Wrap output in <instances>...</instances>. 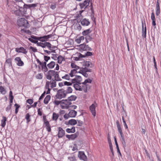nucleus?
Masks as SVG:
<instances>
[{
	"label": "nucleus",
	"instance_id": "obj_39",
	"mask_svg": "<svg viewBox=\"0 0 161 161\" xmlns=\"http://www.w3.org/2000/svg\"><path fill=\"white\" fill-rule=\"evenodd\" d=\"M58 117V114L55 113H53V119L54 120H56Z\"/></svg>",
	"mask_w": 161,
	"mask_h": 161
},
{
	"label": "nucleus",
	"instance_id": "obj_3",
	"mask_svg": "<svg viewBox=\"0 0 161 161\" xmlns=\"http://www.w3.org/2000/svg\"><path fill=\"white\" fill-rule=\"evenodd\" d=\"M51 35H49L42 36H33L32 37L35 40H39L42 42H44L47 41V39L51 37Z\"/></svg>",
	"mask_w": 161,
	"mask_h": 161
},
{
	"label": "nucleus",
	"instance_id": "obj_42",
	"mask_svg": "<svg viewBox=\"0 0 161 161\" xmlns=\"http://www.w3.org/2000/svg\"><path fill=\"white\" fill-rule=\"evenodd\" d=\"M43 75L42 73L38 74L36 76V78L38 79H42V78Z\"/></svg>",
	"mask_w": 161,
	"mask_h": 161
},
{
	"label": "nucleus",
	"instance_id": "obj_30",
	"mask_svg": "<svg viewBox=\"0 0 161 161\" xmlns=\"http://www.w3.org/2000/svg\"><path fill=\"white\" fill-rule=\"evenodd\" d=\"M92 31L90 30V29H88L82 32V34L83 36H87Z\"/></svg>",
	"mask_w": 161,
	"mask_h": 161
},
{
	"label": "nucleus",
	"instance_id": "obj_20",
	"mask_svg": "<svg viewBox=\"0 0 161 161\" xmlns=\"http://www.w3.org/2000/svg\"><path fill=\"white\" fill-rule=\"evenodd\" d=\"M78 69H74L71 70L70 73L69 74L70 76L71 77H73L74 76H76L77 75L76 74L78 72L77 70Z\"/></svg>",
	"mask_w": 161,
	"mask_h": 161
},
{
	"label": "nucleus",
	"instance_id": "obj_51",
	"mask_svg": "<svg viewBox=\"0 0 161 161\" xmlns=\"http://www.w3.org/2000/svg\"><path fill=\"white\" fill-rule=\"evenodd\" d=\"M122 119L123 122L124 123V126L125 127V128L126 129H127L128 128V126L126 124V122L125 120V119H124V117L123 116L122 117Z\"/></svg>",
	"mask_w": 161,
	"mask_h": 161
},
{
	"label": "nucleus",
	"instance_id": "obj_11",
	"mask_svg": "<svg viewBox=\"0 0 161 161\" xmlns=\"http://www.w3.org/2000/svg\"><path fill=\"white\" fill-rule=\"evenodd\" d=\"M14 60L17 64L19 66H22L24 65V63L21 60L20 57H17L15 58Z\"/></svg>",
	"mask_w": 161,
	"mask_h": 161
},
{
	"label": "nucleus",
	"instance_id": "obj_4",
	"mask_svg": "<svg viewBox=\"0 0 161 161\" xmlns=\"http://www.w3.org/2000/svg\"><path fill=\"white\" fill-rule=\"evenodd\" d=\"M66 96L65 91L64 89L59 90L55 97L56 98L60 99L65 97Z\"/></svg>",
	"mask_w": 161,
	"mask_h": 161
},
{
	"label": "nucleus",
	"instance_id": "obj_1",
	"mask_svg": "<svg viewBox=\"0 0 161 161\" xmlns=\"http://www.w3.org/2000/svg\"><path fill=\"white\" fill-rule=\"evenodd\" d=\"M78 83H75L74 84V87L75 90L80 91H83L86 93L87 92V87L86 85L81 86Z\"/></svg>",
	"mask_w": 161,
	"mask_h": 161
},
{
	"label": "nucleus",
	"instance_id": "obj_36",
	"mask_svg": "<svg viewBox=\"0 0 161 161\" xmlns=\"http://www.w3.org/2000/svg\"><path fill=\"white\" fill-rule=\"evenodd\" d=\"M64 60V58L61 55H59L58 57V63L59 64H61L62 61Z\"/></svg>",
	"mask_w": 161,
	"mask_h": 161
},
{
	"label": "nucleus",
	"instance_id": "obj_58",
	"mask_svg": "<svg viewBox=\"0 0 161 161\" xmlns=\"http://www.w3.org/2000/svg\"><path fill=\"white\" fill-rule=\"evenodd\" d=\"M92 55V53L90 52H87L85 54V57L86 56H91Z\"/></svg>",
	"mask_w": 161,
	"mask_h": 161
},
{
	"label": "nucleus",
	"instance_id": "obj_17",
	"mask_svg": "<svg viewBox=\"0 0 161 161\" xmlns=\"http://www.w3.org/2000/svg\"><path fill=\"white\" fill-rule=\"evenodd\" d=\"M44 125L46 129L48 132H50L51 131V126L48 121H46L45 122Z\"/></svg>",
	"mask_w": 161,
	"mask_h": 161
},
{
	"label": "nucleus",
	"instance_id": "obj_54",
	"mask_svg": "<svg viewBox=\"0 0 161 161\" xmlns=\"http://www.w3.org/2000/svg\"><path fill=\"white\" fill-rule=\"evenodd\" d=\"M44 60L45 61V62H47L48 60L50 59V57L47 56H44Z\"/></svg>",
	"mask_w": 161,
	"mask_h": 161
},
{
	"label": "nucleus",
	"instance_id": "obj_19",
	"mask_svg": "<svg viewBox=\"0 0 161 161\" xmlns=\"http://www.w3.org/2000/svg\"><path fill=\"white\" fill-rule=\"evenodd\" d=\"M77 113V112L75 110H71L68 114L69 116L70 117H75L76 116Z\"/></svg>",
	"mask_w": 161,
	"mask_h": 161
},
{
	"label": "nucleus",
	"instance_id": "obj_2",
	"mask_svg": "<svg viewBox=\"0 0 161 161\" xmlns=\"http://www.w3.org/2000/svg\"><path fill=\"white\" fill-rule=\"evenodd\" d=\"M17 24L19 26H24L27 28L29 26V23L27 20L24 18H21L17 21Z\"/></svg>",
	"mask_w": 161,
	"mask_h": 161
},
{
	"label": "nucleus",
	"instance_id": "obj_43",
	"mask_svg": "<svg viewBox=\"0 0 161 161\" xmlns=\"http://www.w3.org/2000/svg\"><path fill=\"white\" fill-rule=\"evenodd\" d=\"M14 14L18 16H20L22 15V12L20 9L14 11Z\"/></svg>",
	"mask_w": 161,
	"mask_h": 161
},
{
	"label": "nucleus",
	"instance_id": "obj_10",
	"mask_svg": "<svg viewBox=\"0 0 161 161\" xmlns=\"http://www.w3.org/2000/svg\"><path fill=\"white\" fill-rule=\"evenodd\" d=\"M78 156L80 159H82L84 161H87V157L83 152L79 151Z\"/></svg>",
	"mask_w": 161,
	"mask_h": 161
},
{
	"label": "nucleus",
	"instance_id": "obj_57",
	"mask_svg": "<svg viewBox=\"0 0 161 161\" xmlns=\"http://www.w3.org/2000/svg\"><path fill=\"white\" fill-rule=\"evenodd\" d=\"M27 102L30 104H31L33 102L32 99H28L26 101Z\"/></svg>",
	"mask_w": 161,
	"mask_h": 161
},
{
	"label": "nucleus",
	"instance_id": "obj_56",
	"mask_svg": "<svg viewBox=\"0 0 161 161\" xmlns=\"http://www.w3.org/2000/svg\"><path fill=\"white\" fill-rule=\"evenodd\" d=\"M116 123L118 130L121 129V126L119 124V123L118 120L116 121Z\"/></svg>",
	"mask_w": 161,
	"mask_h": 161
},
{
	"label": "nucleus",
	"instance_id": "obj_62",
	"mask_svg": "<svg viewBox=\"0 0 161 161\" xmlns=\"http://www.w3.org/2000/svg\"><path fill=\"white\" fill-rule=\"evenodd\" d=\"M42 70L44 72H46L48 71V69L47 66V64L45 66H44V67Z\"/></svg>",
	"mask_w": 161,
	"mask_h": 161
},
{
	"label": "nucleus",
	"instance_id": "obj_49",
	"mask_svg": "<svg viewBox=\"0 0 161 161\" xmlns=\"http://www.w3.org/2000/svg\"><path fill=\"white\" fill-rule=\"evenodd\" d=\"M83 71L84 72L86 73L87 72H92V70L91 69H89L86 67L85 68H83Z\"/></svg>",
	"mask_w": 161,
	"mask_h": 161
},
{
	"label": "nucleus",
	"instance_id": "obj_23",
	"mask_svg": "<svg viewBox=\"0 0 161 161\" xmlns=\"http://www.w3.org/2000/svg\"><path fill=\"white\" fill-rule=\"evenodd\" d=\"M62 104H64L65 105L68 106L69 107H70L69 105L71 104V103L70 101H69L68 100V98L67 99H66L65 100H62Z\"/></svg>",
	"mask_w": 161,
	"mask_h": 161
},
{
	"label": "nucleus",
	"instance_id": "obj_7",
	"mask_svg": "<svg viewBox=\"0 0 161 161\" xmlns=\"http://www.w3.org/2000/svg\"><path fill=\"white\" fill-rule=\"evenodd\" d=\"M58 136L59 138H62L64 136L65 134V132L64 130L61 127L58 128Z\"/></svg>",
	"mask_w": 161,
	"mask_h": 161
},
{
	"label": "nucleus",
	"instance_id": "obj_15",
	"mask_svg": "<svg viewBox=\"0 0 161 161\" xmlns=\"http://www.w3.org/2000/svg\"><path fill=\"white\" fill-rule=\"evenodd\" d=\"M81 25L83 26H88L90 24V22L89 19L86 18H84L82 20H80Z\"/></svg>",
	"mask_w": 161,
	"mask_h": 161
},
{
	"label": "nucleus",
	"instance_id": "obj_37",
	"mask_svg": "<svg viewBox=\"0 0 161 161\" xmlns=\"http://www.w3.org/2000/svg\"><path fill=\"white\" fill-rule=\"evenodd\" d=\"M33 36H34L33 35H32V36H31V37L29 38L28 40L30 42H31L34 43H37L38 41H37V40H35L32 37Z\"/></svg>",
	"mask_w": 161,
	"mask_h": 161
},
{
	"label": "nucleus",
	"instance_id": "obj_59",
	"mask_svg": "<svg viewBox=\"0 0 161 161\" xmlns=\"http://www.w3.org/2000/svg\"><path fill=\"white\" fill-rule=\"evenodd\" d=\"M12 105V104H9L8 105L6 108V111L7 112L9 111L11 108Z\"/></svg>",
	"mask_w": 161,
	"mask_h": 161
},
{
	"label": "nucleus",
	"instance_id": "obj_63",
	"mask_svg": "<svg viewBox=\"0 0 161 161\" xmlns=\"http://www.w3.org/2000/svg\"><path fill=\"white\" fill-rule=\"evenodd\" d=\"M51 81H47L46 82V88H49V85Z\"/></svg>",
	"mask_w": 161,
	"mask_h": 161
},
{
	"label": "nucleus",
	"instance_id": "obj_32",
	"mask_svg": "<svg viewBox=\"0 0 161 161\" xmlns=\"http://www.w3.org/2000/svg\"><path fill=\"white\" fill-rule=\"evenodd\" d=\"M75 77L77 80V83L79 84H81V82L82 80V79L81 76L79 75H76Z\"/></svg>",
	"mask_w": 161,
	"mask_h": 161
},
{
	"label": "nucleus",
	"instance_id": "obj_12",
	"mask_svg": "<svg viewBox=\"0 0 161 161\" xmlns=\"http://www.w3.org/2000/svg\"><path fill=\"white\" fill-rule=\"evenodd\" d=\"M15 51L18 53H22L24 54H26L27 53V51L23 47H17L15 48Z\"/></svg>",
	"mask_w": 161,
	"mask_h": 161
},
{
	"label": "nucleus",
	"instance_id": "obj_60",
	"mask_svg": "<svg viewBox=\"0 0 161 161\" xmlns=\"http://www.w3.org/2000/svg\"><path fill=\"white\" fill-rule=\"evenodd\" d=\"M46 93L45 92H44L42 94L41 96L39 98V100H41L42 99L43 97H44L45 94ZM38 102H39V101H38Z\"/></svg>",
	"mask_w": 161,
	"mask_h": 161
},
{
	"label": "nucleus",
	"instance_id": "obj_28",
	"mask_svg": "<svg viewBox=\"0 0 161 161\" xmlns=\"http://www.w3.org/2000/svg\"><path fill=\"white\" fill-rule=\"evenodd\" d=\"M51 98V96L49 95H47L44 100V103L45 104H47L48 103L49 101Z\"/></svg>",
	"mask_w": 161,
	"mask_h": 161
},
{
	"label": "nucleus",
	"instance_id": "obj_18",
	"mask_svg": "<svg viewBox=\"0 0 161 161\" xmlns=\"http://www.w3.org/2000/svg\"><path fill=\"white\" fill-rule=\"evenodd\" d=\"M142 36L143 37L146 38V27L145 26V29H144V26L143 24V22L142 21Z\"/></svg>",
	"mask_w": 161,
	"mask_h": 161
},
{
	"label": "nucleus",
	"instance_id": "obj_41",
	"mask_svg": "<svg viewBox=\"0 0 161 161\" xmlns=\"http://www.w3.org/2000/svg\"><path fill=\"white\" fill-rule=\"evenodd\" d=\"M6 62L8 65L9 67L12 66V59L11 58H8L6 60Z\"/></svg>",
	"mask_w": 161,
	"mask_h": 161
},
{
	"label": "nucleus",
	"instance_id": "obj_5",
	"mask_svg": "<svg viewBox=\"0 0 161 161\" xmlns=\"http://www.w3.org/2000/svg\"><path fill=\"white\" fill-rule=\"evenodd\" d=\"M97 106V104L95 102L94 103L92 104L90 107V109L94 117H95L96 115V107Z\"/></svg>",
	"mask_w": 161,
	"mask_h": 161
},
{
	"label": "nucleus",
	"instance_id": "obj_47",
	"mask_svg": "<svg viewBox=\"0 0 161 161\" xmlns=\"http://www.w3.org/2000/svg\"><path fill=\"white\" fill-rule=\"evenodd\" d=\"M14 106L15 107V114H17L18 112V109L20 107V106L18 105L17 104L15 103L14 104Z\"/></svg>",
	"mask_w": 161,
	"mask_h": 161
},
{
	"label": "nucleus",
	"instance_id": "obj_24",
	"mask_svg": "<svg viewBox=\"0 0 161 161\" xmlns=\"http://www.w3.org/2000/svg\"><path fill=\"white\" fill-rule=\"evenodd\" d=\"M55 64V63L54 62L51 61L47 65V66L49 68L51 69L53 68Z\"/></svg>",
	"mask_w": 161,
	"mask_h": 161
},
{
	"label": "nucleus",
	"instance_id": "obj_44",
	"mask_svg": "<svg viewBox=\"0 0 161 161\" xmlns=\"http://www.w3.org/2000/svg\"><path fill=\"white\" fill-rule=\"evenodd\" d=\"M62 100L61 101H58L57 100H55L53 102V103L56 106L58 105L59 104H62Z\"/></svg>",
	"mask_w": 161,
	"mask_h": 161
},
{
	"label": "nucleus",
	"instance_id": "obj_9",
	"mask_svg": "<svg viewBox=\"0 0 161 161\" xmlns=\"http://www.w3.org/2000/svg\"><path fill=\"white\" fill-rule=\"evenodd\" d=\"M80 48L83 50L91 51L92 48L88 45H86L84 44H81L79 46Z\"/></svg>",
	"mask_w": 161,
	"mask_h": 161
},
{
	"label": "nucleus",
	"instance_id": "obj_6",
	"mask_svg": "<svg viewBox=\"0 0 161 161\" xmlns=\"http://www.w3.org/2000/svg\"><path fill=\"white\" fill-rule=\"evenodd\" d=\"M90 1V0H85L83 3H80L79 5L80 8H86L89 5Z\"/></svg>",
	"mask_w": 161,
	"mask_h": 161
},
{
	"label": "nucleus",
	"instance_id": "obj_34",
	"mask_svg": "<svg viewBox=\"0 0 161 161\" xmlns=\"http://www.w3.org/2000/svg\"><path fill=\"white\" fill-rule=\"evenodd\" d=\"M110 149V150L111 152L112 153L110 155V156L111 158H113L114 157V153L113 151V149L112 147V145H110V146H109Z\"/></svg>",
	"mask_w": 161,
	"mask_h": 161
},
{
	"label": "nucleus",
	"instance_id": "obj_40",
	"mask_svg": "<svg viewBox=\"0 0 161 161\" xmlns=\"http://www.w3.org/2000/svg\"><path fill=\"white\" fill-rule=\"evenodd\" d=\"M72 91L73 90L71 87L69 86L67 87V90L65 93H66V94L68 93H70L72 92Z\"/></svg>",
	"mask_w": 161,
	"mask_h": 161
},
{
	"label": "nucleus",
	"instance_id": "obj_45",
	"mask_svg": "<svg viewBox=\"0 0 161 161\" xmlns=\"http://www.w3.org/2000/svg\"><path fill=\"white\" fill-rule=\"evenodd\" d=\"M121 140L122 141V143L124 147H125L126 142L124 136H121Z\"/></svg>",
	"mask_w": 161,
	"mask_h": 161
},
{
	"label": "nucleus",
	"instance_id": "obj_52",
	"mask_svg": "<svg viewBox=\"0 0 161 161\" xmlns=\"http://www.w3.org/2000/svg\"><path fill=\"white\" fill-rule=\"evenodd\" d=\"M85 39L86 40V42H88V41H91L92 39V38L91 36L88 35L86 36Z\"/></svg>",
	"mask_w": 161,
	"mask_h": 161
},
{
	"label": "nucleus",
	"instance_id": "obj_61",
	"mask_svg": "<svg viewBox=\"0 0 161 161\" xmlns=\"http://www.w3.org/2000/svg\"><path fill=\"white\" fill-rule=\"evenodd\" d=\"M58 55H53V56L52 57V58L54 59V60H57L58 59Z\"/></svg>",
	"mask_w": 161,
	"mask_h": 161
},
{
	"label": "nucleus",
	"instance_id": "obj_31",
	"mask_svg": "<svg viewBox=\"0 0 161 161\" xmlns=\"http://www.w3.org/2000/svg\"><path fill=\"white\" fill-rule=\"evenodd\" d=\"M77 123V120L74 119H70L68 121V124H69L73 125H75Z\"/></svg>",
	"mask_w": 161,
	"mask_h": 161
},
{
	"label": "nucleus",
	"instance_id": "obj_38",
	"mask_svg": "<svg viewBox=\"0 0 161 161\" xmlns=\"http://www.w3.org/2000/svg\"><path fill=\"white\" fill-rule=\"evenodd\" d=\"M0 92L3 94H5L6 93L5 89L2 86H0Z\"/></svg>",
	"mask_w": 161,
	"mask_h": 161
},
{
	"label": "nucleus",
	"instance_id": "obj_14",
	"mask_svg": "<svg viewBox=\"0 0 161 161\" xmlns=\"http://www.w3.org/2000/svg\"><path fill=\"white\" fill-rule=\"evenodd\" d=\"M79 134V133L77 132L71 135H67L66 136L67 138L69 139H71V140H74L78 136Z\"/></svg>",
	"mask_w": 161,
	"mask_h": 161
},
{
	"label": "nucleus",
	"instance_id": "obj_22",
	"mask_svg": "<svg viewBox=\"0 0 161 161\" xmlns=\"http://www.w3.org/2000/svg\"><path fill=\"white\" fill-rule=\"evenodd\" d=\"M36 61L37 63L39 64L40 65L42 69L44 67V66L47 64V63L46 62H42L38 59H36Z\"/></svg>",
	"mask_w": 161,
	"mask_h": 161
},
{
	"label": "nucleus",
	"instance_id": "obj_53",
	"mask_svg": "<svg viewBox=\"0 0 161 161\" xmlns=\"http://www.w3.org/2000/svg\"><path fill=\"white\" fill-rule=\"evenodd\" d=\"M78 122L77 125L79 126H81L83 123V121L79 120H77V122Z\"/></svg>",
	"mask_w": 161,
	"mask_h": 161
},
{
	"label": "nucleus",
	"instance_id": "obj_21",
	"mask_svg": "<svg viewBox=\"0 0 161 161\" xmlns=\"http://www.w3.org/2000/svg\"><path fill=\"white\" fill-rule=\"evenodd\" d=\"M49 47L48 46L47 47L51 51L52 53H55V47L54 46H52L51 44L49 42Z\"/></svg>",
	"mask_w": 161,
	"mask_h": 161
},
{
	"label": "nucleus",
	"instance_id": "obj_29",
	"mask_svg": "<svg viewBox=\"0 0 161 161\" xmlns=\"http://www.w3.org/2000/svg\"><path fill=\"white\" fill-rule=\"evenodd\" d=\"M66 131L68 133H74L75 130V127L73 126L71 129H69V128H67L66 130Z\"/></svg>",
	"mask_w": 161,
	"mask_h": 161
},
{
	"label": "nucleus",
	"instance_id": "obj_27",
	"mask_svg": "<svg viewBox=\"0 0 161 161\" xmlns=\"http://www.w3.org/2000/svg\"><path fill=\"white\" fill-rule=\"evenodd\" d=\"M54 79L56 81H61V79L59 77V75H58V72H56L55 75L54 76Z\"/></svg>",
	"mask_w": 161,
	"mask_h": 161
},
{
	"label": "nucleus",
	"instance_id": "obj_50",
	"mask_svg": "<svg viewBox=\"0 0 161 161\" xmlns=\"http://www.w3.org/2000/svg\"><path fill=\"white\" fill-rule=\"evenodd\" d=\"M69 76V75L66 74L64 76H62V79L69 80L70 79Z\"/></svg>",
	"mask_w": 161,
	"mask_h": 161
},
{
	"label": "nucleus",
	"instance_id": "obj_13",
	"mask_svg": "<svg viewBox=\"0 0 161 161\" xmlns=\"http://www.w3.org/2000/svg\"><path fill=\"white\" fill-rule=\"evenodd\" d=\"M159 0H157V3L156 5L155 12L156 16L159 15L160 13V4L158 2Z\"/></svg>",
	"mask_w": 161,
	"mask_h": 161
},
{
	"label": "nucleus",
	"instance_id": "obj_26",
	"mask_svg": "<svg viewBox=\"0 0 161 161\" xmlns=\"http://www.w3.org/2000/svg\"><path fill=\"white\" fill-rule=\"evenodd\" d=\"M7 119L6 118L5 116L3 117V119L1 120V126L3 127H5L6 125V121Z\"/></svg>",
	"mask_w": 161,
	"mask_h": 161
},
{
	"label": "nucleus",
	"instance_id": "obj_55",
	"mask_svg": "<svg viewBox=\"0 0 161 161\" xmlns=\"http://www.w3.org/2000/svg\"><path fill=\"white\" fill-rule=\"evenodd\" d=\"M151 19L152 21L155 20V15L153 12L151 14Z\"/></svg>",
	"mask_w": 161,
	"mask_h": 161
},
{
	"label": "nucleus",
	"instance_id": "obj_35",
	"mask_svg": "<svg viewBox=\"0 0 161 161\" xmlns=\"http://www.w3.org/2000/svg\"><path fill=\"white\" fill-rule=\"evenodd\" d=\"M51 80L50 81L51 84V87L52 88L55 87L56 86V80L53 79H51Z\"/></svg>",
	"mask_w": 161,
	"mask_h": 161
},
{
	"label": "nucleus",
	"instance_id": "obj_8",
	"mask_svg": "<svg viewBox=\"0 0 161 161\" xmlns=\"http://www.w3.org/2000/svg\"><path fill=\"white\" fill-rule=\"evenodd\" d=\"M56 72L53 70H49L46 75L47 78L49 80L52 79V76H54Z\"/></svg>",
	"mask_w": 161,
	"mask_h": 161
},
{
	"label": "nucleus",
	"instance_id": "obj_25",
	"mask_svg": "<svg viewBox=\"0 0 161 161\" xmlns=\"http://www.w3.org/2000/svg\"><path fill=\"white\" fill-rule=\"evenodd\" d=\"M86 67H92V63L89 61H86L84 62L83 64Z\"/></svg>",
	"mask_w": 161,
	"mask_h": 161
},
{
	"label": "nucleus",
	"instance_id": "obj_64",
	"mask_svg": "<svg viewBox=\"0 0 161 161\" xmlns=\"http://www.w3.org/2000/svg\"><path fill=\"white\" fill-rule=\"evenodd\" d=\"M78 57H79V58H84L85 57V54L83 55L79 53L78 54Z\"/></svg>",
	"mask_w": 161,
	"mask_h": 161
},
{
	"label": "nucleus",
	"instance_id": "obj_46",
	"mask_svg": "<svg viewBox=\"0 0 161 161\" xmlns=\"http://www.w3.org/2000/svg\"><path fill=\"white\" fill-rule=\"evenodd\" d=\"M71 66L72 68H74L76 69H80V68L79 66L76 65L75 64L73 63H72L71 64Z\"/></svg>",
	"mask_w": 161,
	"mask_h": 161
},
{
	"label": "nucleus",
	"instance_id": "obj_33",
	"mask_svg": "<svg viewBox=\"0 0 161 161\" xmlns=\"http://www.w3.org/2000/svg\"><path fill=\"white\" fill-rule=\"evenodd\" d=\"M77 97L75 95H71L68 97V100L69 101H72L76 100L77 98Z\"/></svg>",
	"mask_w": 161,
	"mask_h": 161
},
{
	"label": "nucleus",
	"instance_id": "obj_48",
	"mask_svg": "<svg viewBox=\"0 0 161 161\" xmlns=\"http://www.w3.org/2000/svg\"><path fill=\"white\" fill-rule=\"evenodd\" d=\"M30 115L29 113H27L25 116V119L27 120V123H28L30 121Z\"/></svg>",
	"mask_w": 161,
	"mask_h": 161
},
{
	"label": "nucleus",
	"instance_id": "obj_16",
	"mask_svg": "<svg viewBox=\"0 0 161 161\" xmlns=\"http://www.w3.org/2000/svg\"><path fill=\"white\" fill-rule=\"evenodd\" d=\"M49 42H45L44 43L42 42H37V45L38 46H40L43 48H45L46 47H47L49 45Z\"/></svg>",
	"mask_w": 161,
	"mask_h": 161
}]
</instances>
